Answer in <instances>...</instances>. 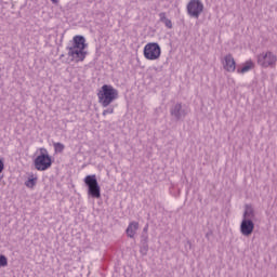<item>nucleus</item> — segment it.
Masks as SVG:
<instances>
[{"label": "nucleus", "mask_w": 277, "mask_h": 277, "mask_svg": "<svg viewBox=\"0 0 277 277\" xmlns=\"http://www.w3.org/2000/svg\"><path fill=\"white\" fill-rule=\"evenodd\" d=\"M85 47H88L85 43V38L79 35L75 36L72 38V45L67 48L68 57H71L72 62H83L88 55V52H85Z\"/></svg>", "instance_id": "f257e3e1"}, {"label": "nucleus", "mask_w": 277, "mask_h": 277, "mask_svg": "<svg viewBox=\"0 0 277 277\" xmlns=\"http://www.w3.org/2000/svg\"><path fill=\"white\" fill-rule=\"evenodd\" d=\"M119 96L118 91L111 84H104L97 91V98L102 107H109Z\"/></svg>", "instance_id": "f03ea898"}, {"label": "nucleus", "mask_w": 277, "mask_h": 277, "mask_svg": "<svg viewBox=\"0 0 277 277\" xmlns=\"http://www.w3.org/2000/svg\"><path fill=\"white\" fill-rule=\"evenodd\" d=\"M143 55L145 60H148L149 62H156V60L161 57V47L157 42H149L145 44L143 49Z\"/></svg>", "instance_id": "7ed1b4c3"}, {"label": "nucleus", "mask_w": 277, "mask_h": 277, "mask_svg": "<svg viewBox=\"0 0 277 277\" xmlns=\"http://www.w3.org/2000/svg\"><path fill=\"white\" fill-rule=\"evenodd\" d=\"M84 184L88 187V194L91 198H101V186L98 185V180H96V175H87L84 177Z\"/></svg>", "instance_id": "20e7f679"}, {"label": "nucleus", "mask_w": 277, "mask_h": 277, "mask_svg": "<svg viewBox=\"0 0 277 277\" xmlns=\"http://www.w3.org/2000/svg\"><path fill=\"white\" fill-rule=\"evenodd\" d=\"M35 168L38 170V172H44L49 170L53 166V160L49 156L48 153L45 154H40L39 156L36 157L34 160Z\"/></svg>", "instance_id": "39448f33"}, {"label": "nucleus", "mask_w": 277, "mask_h": 277, "mask_svg": "<svg viewBox=\"0 0 277 277\" xmlns=\"http://www.w3.org/2000/svg\"><path fill=\"white\" fill-rule=\"evenodd\" d=\"M276 62L277 56L272 51L258 55V64L262 66V68H274V66H276Z\"/></svg>", "instance_id": "423d86ee"}, {"label": "nucleus", "mask_w": 277, "mask_h": 277, "mask_svg": "<svg viewBox=\"0 0 277 277\" xmlns=\"http://www.w3.org/2000/svg\"><path fill=\"white\" fill-rule=\"evenodd\" d=\"M186 9L190 18H200V14H202L205 10V4H202V1L200 0H190Z\"/></svg>", "instance_id": "0eeeda50"}, {"label": "nucleus", "mask_w": 277, "mask_h": 277, "mask_svg": "<svg viewBox=\"0 0 277 277\" xmlns=\"http://www.w3.org/2000/svg\"><path fill=\"white\" fill-rule=\"evenodd\" d=\"M240 233L243 237H250L254 233V221L242 219L240 223Z\"/></svg>", "instance_id": "6e6552de"}, {"label": "nucleus", "mask_w": 277, "mask_h": 277, "mask_svg": "<svg viewBox=\"0 0 277 277\" xmlns=\"http://www.w3.org/2000/svg\"><path fill=\"white\" fill-rule=\"evenodd\" d=\"M223 68L227 72H235V70L237 69V63L235 62L233 54L225 55L224 62H223Z\"/></svg>", "instance_id": "1a4fd4ad"}, {"label": "nucleus", "mask_w": 277, "mask_h": 277, "mask_svg": "<svg viewBox=\"0 0 277 277\" xmlns=\"http://www.w3.org/2000/svg\"><path fill=\"white\" fill-rule=\"evenodd\" d=\"M187 116V106L183 104H176L174 106V119L176 122L185 120Z\"/></svg>", "instance_id": "9d476101"}, {"label": "nucleus", "mask_w": 277, "mask_h": 277, "mask_svg": "<svg viewBox=\"0 0 277 277\" xmlns=\"http://www.w3.org/2000/svg\"><path fill=\"white\" fill-rule=\"evenodd\" d=\"M242 220H251V222H254L256 220V213L254 212V208H252V205L245 206Z\"/></svg>", "instance_id": "9b49d317"}, {"label": "nucleus", "mask_w": 277, "mask_h": 277, "mask_svg": "<svg viewBox=\"0 0 277 277\" xmlns=\"http://www.w3.org/2000/svg\"><path fill=\"white\" fill-rule=\"evenodd\" d=\"M140 228V223L137 222H131L128 225V228L126 230L128 237H130L131 239H133L135 237V233H137V229Z\"/></svg>", "instance_id": "f8f14e48"}, {"label": "nucleus", "mask_w": 277, "mask_h": 277, "mask_svg": "<svg viewBox=\"0 0 277 277\" xmlns=\"http://www.w3.org/2000/svg\"><path fill=\"white\" fill-rule=\"evenodd\" d=\"M38 183V175L31 173L27 181L25 182V186L28 187V189H34Z\"/></svg>", "instance_id": "ddd939ff"}, {"label": "nucleus", "mask_w": 277, "mask_h": 277, "mask_svg": "<svg viewBox=\"0 0 277 277\" xmlns=\"http://www.w3.org/2000/svg\"><path fill=\"white\" fill-rule=\"evenodd\" d=\"M252 68H254V62L247 61L245 63V65L242 66V68L237 69V72L243 75V74L248 72L249 70H252Z\"/></svg>", "instance_id": "4468645a"}, {"label": "nucleus", "mask_w": 277, "mask_h": 277, "mask_svg": "<svg viewBox=\"0 0 277 277\" xmlns=\"http://www.w3.org/2000/svg\"><path fill=\"white\" fill-rule=\"evenodd\" d=\"M64 144L62 143H54V150L55 153H64Z\"/></svg>", "instance_id": "2eb2a0df"}, {"label": "nucleus", "mask_w": 277, "mask_h": 277, "mask_svg": "<svg viewBox=\"0 0 277 277\" xmlns=\"http://www.w3.org/2000/svg\"><path fill=\"white\" fill-rule=\"evenodd\" d=\"M0 267H8V258L0 255Z\"/></svg>", "instance_id": "dca6fc26"}, {"label": "nucleus", "mask_w": 277, "mask_h": 277, "mask_svg": "<svg viewBox=\"0 0 277 277\" xmlns=\"http://www.w3.org/2000/svg\"><path fill=\"white\" fill-rule=\"evenodd\" d=\"M161 21L166 25V27H168L169 29H172V21H170L166 17H161Z\"/></svg>", "instance_id": "f3484780"}, {"label": "nucleus", "mask_w": 277, "mask_h": 277, "mask_svg": "<svg viewBox=\"0 0 277 277\" xmlns=\"http://www.w3.org/2000/svg\"><path fill=\"white\" fill-rule=\"evenodd\" d=\"M3 170H5V162H3V159L0 158V174H3Z\"/></svg>", "instance_id": "a211bd4d"}, {"label": "nucleus", "mask_w": 277, "mask_h": 277, "mask_svg": "<svg viewBox=\"0 0 277 277\" xmlns=\"http://www.w3.org/2000/svg\"><path fill=\"white\" fill-rule=\"evenodd\" d=\"M185 250H186V252H189L192 250V241L190 240H187L185 242Z\"/></svg>", "instance_id": "6ab92c4d"}, {"label": "nucleus", "mask_w": 277, "mask_h": 277, "mask_svg": "<svg viewBox=\"0 0 277 277\" xmlns=\"http://www.w3.org/2000/svg\"><path fill=\"white\" fill-rule=\"evenodd\" d=\"M108 114H114V108H107L102 113L103 116H108Z\"/></svg>", "instance_id": "aec40b11"}, {"label": "nucleus", "mask_w": 277, "mask_h": 277, "mask_svg": "<svg viewBox=\"0 0 277 277\" xmlns=\"http://www.w3.org/2000/svg\"><path fill=\"white\" fill-rule=\"evenodd\" d=\"M212 234H213V233H211V232H210V233H207V234H206L207 239H209V235H212Z\"/></svg>", "instance_id": "412c9836"}, {"label": "nucleus", "mask_w": 277, "mask_h": 277, "mask_svg": "<svg viewBox=\"0 0 277 277\" xmlns=\"http://www.w3.org/2000/svg\"><path fill=\"white\" fill-rule=\"evenodd\" d=\"M52 3H60V0H51Z\"/></svg>", "instance_id": "4be33fe9"}]
</instances>
